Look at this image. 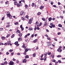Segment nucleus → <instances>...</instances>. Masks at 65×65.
<instances>
[{"mask_svg": "<svg viewBox=\"0 0 65 65\" xmlns=\"http://www.w3.org/2000/svg\"><path fill=\"white\" fill-rule=\"evenodd\" d=\"M9 65H15L14 64V62L12 61H10L8 63Z\"/></svg>", "mask_w": 65, "mask_h": 65, "instance_id": "1", "label": "nucleus"}, {"mask_svg": "<svg viewBox=\"0 0 65 65\" xmlns=\"http://www.w3.org/2000/svg\"><path fill=\"white\" fill-rule=\"evenodd\" d=\"M18 43V41H16L14 43L15 44V45H17V46H18L19 45V44H17Z\"/></svg>", "mask_w": 65, "mask_h": 65, "instance_id": "2", "label": "nucleus"}, {"mask_svg": "<svg viewBox=\"0 0 65 65\" xmlns=\"http://www.w3.org/2000/svg\"><path fill=\"white\" fill-rule=\"evenodd\" d=\"M11 43V41H8L7 43L8 45H10V44Z\"/></svg>", "mask_w": 65, "mask_h": 65, "instance_id": "3", "label": "nucleus"}, {"mask_svg": "<svg viewBox=\"0 0 65 65\" xmlns=\"http://www.w3.org/2000/svg\"><path fill=\"white\" fill-rule=\"evenodd\" d=\"M57 51H58V52H62V50L61 49L58 48L57 50Z\"/></svg>", "mask_w": 65, "mask_h": 65, "instance_id": "4", "label": "nucleus"}, {"mask_svg": "<svg viewBox=\"0 0 65 65\" xmlns=\"http://www.w3.org/2000/svg\"><path fill=\"white\" fill-rule=\"evenodd\" d=\"M22 47L24 48V49H25L26 48V47L25 46V44H23V45L22 46Z\"/></svg>", "mask_w": 65, "mask_h": 65, "instance_id": "5", "label": "nucleus"}, {"mask_svg": "<svg viewBox=\"0 0 65 65\" xmlns=\"http://www.w3.org/2000/svg\"><path fill=\"white\" fill-rule=\"evenodd\" d=\"M14 4L15 5H17V1H16V0H14Z\"/></svg>", "mask_w": 65, "mask_h": 65, "instance_id": "6", "label": "nucleus"}, {"mask_svg": "<svg viewBox=\"0 0 65 65\" xmlns=\"http://www.w3.org/2000/svg\"><path fill=\"white\" fill-rule=\"evenodd\" d=\"M26 61H27V60H26V59H24L23 60L22 62L23 63H25V62H26Z\"/></svg>", "mask_w": 65, "mask_h": 65, "instance_id": "7", "label": "nucleus"}, {"mask_svg": "<svg viewBox=\"0 0 65 65\" xmlns=\"http://www.w3.org/2000/svg\"><path fill=\"white\" fill-rule=\"evenodd\" d=\"M47 44H49V45L48 44V45H48V46H50V45H51V42H47Z\"/></svg>", "mask_w": 65, "mask_h": 65, "instance_id": "8", "label": "nucleus"}, {"mask_svg": "<svg viewBox=\"0 0 65 65\" xmlns=\"http://www.w3.org/2000/svg\"><path fill=\"white\" fill-rule=\"evenodd\" d=\"M51 57L52 59L54 58V55L53 54H52L51 55Z\"/></svg>", "mask_w": 65, "mask_h": 65, "instance_id": "9", "label": "nucleus"}, {"mask_svg": "<svg viewBox=\"0 0 65 65\" xmlns=\"http://www.w3.org/2000/svg\"><path fill=\"white\" fill-rule=\"evenodd\" d=\"M24 13V11H22L20 13V14L21 15H22L23 14V13Z\"/></svg>", "mask_w": 65, "mask_h": 65, "instance_id": "10", "label": "nucleus"}, {"mask_svg": "<svg viewBox=\"0 0 65 65\" xmlns=\"http://www.w3.org/2000/svg\"><path fill=\"white\" fill-rule=\"evenodd\" d=\"M33 57H36V54L35 53H34L32 55Z\"/></svg>", "mask_w": 65, "mask_h": 65, "instance_id": "11", "label": "nucleus"}, {"mask_svg": "<svg viewBox=\"0 0 65 65\" xmlns=\"http://www.w3.org/2000/svg\"><path fill=\"white\" fill-rule=\"evenodd\" d=\"M25 59H28V58H29V56H28V55H26L25 57Z\"/></svg>", "mask_w": 65, "mask_h": 65, "instance_id": "12", "label": "nucleus"}, {"mask_svg": "<svg viewBox=\"0 0 65 65\" xmlns=\"http://www.w3.org/2000/svg\"><path fill=\"white\" fill-rule=\"evenodd\" d=\"M22 38H20V37L18 39V41H20L22 40Z\"/></svg>", "mask_w": 65, "mask_h": 65, "instance_id": "13", "label": "nucleus"}, {"mask_svg": "<svg viewBox=\"0 0 65 65\" xmlns=\"http://www.w3.org/2000/svg\"><path fill=\"white\" fill-rule=\"evenodd\" d=\"M10 34H9L8 35H7V36L6 37V38H8V37H9V36H10Z\"/></svg>", "mask_w": 65, "mask_h": 65, "instance_id": "14", "label": "nucleus"}, {"mask_svg": "<svg viewBox=\"0 0 65 65\" xmlns=\"http://www.w3.org/2000/svg\"><path fill=\"white\" fill-rule=\"evenodd\" d=\"M19 35L20 37H21L22 36V33H20L19 34Z\"/></svg>", "mask_w": 65, "mask_h": 65, "instance_id": "15", "label": "nucleus"}, {"mask_svg": "<svg viewBox=\"0 0 65 65\" xmlns=\"http://www.w3.org/2000/svg\"><path fill=\"white\" fill-rule=\"evenodd\" d=\"M29 49H28V48H26L25 49V52H27V51H29Z\"/></svg>", "mask_w": 65, "mask_h": 65, "instance_id": "16", "label": "nucleus"}, {"mask_svg": "<svg viewBox=\"0 0 65 65\" xmlns=\"http://www.w3.org/2000/svg\"><path fill=\"white\" fill-rule=\"evenodd\" d=\"M1 38L2 40H4V39H5V37H1Z\"/></svg>", "mask_w": 65, "mask_h": 65, "instance_id": "17", "label": "nucleus"}, {"mask_svg": "<svg viewBox=\"0 0 65 65\" xmlns=\"http://www.w3.org/2000/svg\"><path fill=\"white\" fill-rule=\"evenodd\" d=\"M43 8H44V6H41L40 7V9H42Z\"/></svg>", "mask_w": 65, "mask_h": 65, "instance_id": "18", "label": "nucleus"}, {"mask_svg": "<svg viewBox=\"0 0 65 65\" xmlns=\"http://www.w3.org/2000/svg\"><path fill=\"white\" fill-rule=\"evenodd\" d=\"M38 40L37 39H36L34 41V43H35L36 42H37V41Z\"/></svg>", "mask_w": 65, "mask_h": 65, "instance_id": "19", "label": "nucleus"}, {"mask_svg": "<svg viewBox=\"0 0 65 65\" xmlns=\"http://www.w3.org/2000/svg\"><path fill=\"white\" fill-rule=\"evenodd\" d=\"M47 55H51V54H52V53L51 52H48L47 53Z\"/></svg>", "mask_w": 65, "mask_h": 65, "instance_id": "20", "label": "nucleus"}, {"mask_svg": "<svg viewBox=\"0 0 65 65\" xmlns=\"http://www.w3.org/2000/svg\"><path fill=\"white\" fill-rule=\"evenodd\" d=\"M10 16H11V15L10 14H7V17H10Z\"/></svg>", "mask_w": 65, "mask_h": 65, "instance_id": "21", "label": "nucleus"}, {"mask_svg": "<svg viewBox=\"0 0 65 65\" xmlns=\"http://www.w3.org/2000/svg\"><path fill=\"white\" fill-rule=\"evenodd\" d=\"M58 26L59 27H62V26L60 24H58Z\"/></svg>", "mask_w": 65, "mask_h": 65, "instance_id": "22", "label": "nucleus"}, {"mask_svg": "<svg viewBox=\"0 0 65 65\" xmlns=\"http://www.w3.org/2000/svg\"><path fill=\"white\" fill-rule=\"evenodd\" d=\"M44 61H46V57L44 56Z\"/></svg>", "mask_w": 65, "mask_h": 65, "instance_id": "23", "label": "nucleus"}, {"mask_svg": "<svg viewBox=\"0 0 65 65\" xmlns=\"http://www.w3.org/2000/svg\"><path fill=\"white\" fill-rule=\"evenodd\" d=\"M36 25L37 26H38V22H37L36 23Z\"/></svg>", "mask_w": 65, "mask_h": 65, "instance_id": "24", "label": "nucleus"}, {"mask_svg": "<svg viewBox=\"0 0 65 65\" xmlns=\"http://www.w3.org/2000/svg\"><path fill=\"white\" fill-rule=\"evenodd\" d=\"M42 19L43 21H45V18H42Z\"/></svg>", "mask_w": 65, "mask_h": 65, "instance_id": "25", "label": "nucleus"}, {"mask_svg": "<svg viewBox=\"0 0 65 65\" xmlns=\"http://www.w3.org/2000/svg\"><path fill=\"white\" fill-rule=\"evenodd\" d=\"M52 20V19L51 18H49L48 19V20L49 21H51Z\"/></svg>", "mask_w": 65, "mask_h": 65, "instance_id": "26", "label": "nucleus"}, {"mask_svg": "<svg viewBox=\"0 0 65 65\" xmlns=\"http://www.w3.org/2000/svg\"><path fill=\"white\" fill-rule=\"evenodd\" d=\"M14 37V34H13V35L11 36V38H13Z\"/></svg>", "mask_w": 65, "mask_h": 65, "instance_id": "27", "label": "nucleus"}, {"mask_svg": "<svg viewBox=\"0 0 65 65\" xmlns=\"http://www.w3.org/2000/svg\"><path fill=\"white\" fill-rule=\"evenodd\" d=\"M47 53L46 52L44 54V55L45 56H47Z\"/></svg>", "mask_w": 65, "mask_h": 65, "instance_id": "28", "label": "nucleus"}, {"mask_svg": "<svg viewBox=\"0 0 65 65\" xmlns=\"http://www.w3.org/2000/svg\"><path fill=\"white\" fill-rule=\"evenodd\" d=\"M18 24H19V23L18 22H16L14 23V25H18Z\"/></svg>", "mask_w": 65, "mask_h": 65, "instance_id": "29", "label": "nucleus"}, {"mask_svg": "<svg viewBox=\"0 0 65 65\" xmlns=\"http://www.w3.org/2000/svg\"><path fill=\"white\" fill-rule=\"evenodd\" d=\"M34 5H35V4L34 3H32V6H33H33H34Z\"/></svg>", "mask_w": 65, "mask_h": 65, "instance_id": "30", "label": "nucleus"}, {"mask_svg": "<svg viewBox=\"0 0 65 65\" xmlns=\"http://www.w3.org/2000/svg\"><path fill=\"white\" fill-rule=\"evenodd\" d=\"M7 62L5 61L4 62V63L5 64H7Z\"/></svg>", "mask_w": 65, "mask_h": 65, "instance_id": "31", "label": "nucleus"}, {"mask_svg": "<svg viewBox=\"0 0 65 65\" xmlns=\"http://www.w3.org/2000/svg\"><path fill=\"white\" fill-rule=\"evenodd\" d=\"M10 26V25H8L6 26L7 28H9V27Z\"/></svg>", "mask_w": 65, "mask_h": 65, "instance_id": "32", "label": "nucleus"}, {"mask_svg": "<svg viewBox=\"0 0 65 65\" xmlns=\"http://www.w3.org/2000/svg\"><path fill=\"white\" fill-rule=\"evenodd\" d=\"M62 56L60 55H58L57 56L58 58H60V57H61Z\"/></svg>", "mask_w": 65, "mask_h": 65, "instance_id": "33", "label": "nucleus"}, {"mask_svg": "<svg viewBox=\"0 0 65 65\" xmlns=\"http://www.w3.org/2000/svg\"><path fill=\"white\" fill-rule=\"evenodd\" d=\"M54 40H55L56 41H58V40L55 38H54Z\"/></svg>", "mask_w": 65, "mask_h": 65, "instance_id": "34", "label": "nucleus"}, {"mask_svg": "<svg viewBox=\"0 0 65 65\" xmlns=\"http://www.w3.org/2000/svg\"><path fill=\"white\" fill-rule=\"evenodd\" d=\"M29 24H31V23H32V21H29Z\"/></svg>", "mask_w": 65, "mask_h": 65, "instance_id": "35", "label": "nucleus"}, {"mask_svg": "<svg viewBox=\"0 0 65 65\" xmlns=\"http://www.w3.org/2000/svg\"><path fill=\"white\" fill-rule=\"evenodd\" d=\"M3 30V28H0V31H2V30Z\"/></svg>", "mask_w": 65, "mask_h": 65, "instance_id": "36", "label": "nucleus"}, {"mask_svg": "<svg viewBox=\"0 0 65 65\" xmlns=\"http://www.w3.org/2000/svg\"><path fill=\"white\" fill-rule=\"evenodd\" d=\"M42 23H40V24H39V26H41V25H42Z\"/></svg>", "mask_w": 65, "mask_h": 65, "instance_id": "37", "label": "nucleus"}, {"mask_svg": "<svg viewBox=\"0 0 65 65\" xmlns=\"http://www.w3.org/2000/svg\"><path fill=\"white\" fill-rule=\"evenodd\" d=\"M32 27H30L29 28V30L30 31H31V30H32Z\"/></svg>", "mask_w": 65, "mask_h": 65, "instance_id": "38", "label": "nucleus"}, {"mask_svg": "<svg viewBox=\"0 0 65 65\" xmlns=\"http://www.w3.org/2000/svg\"><path fill=\"white\" fill-rule=\"evenodd\" d=\"M52 62H56V60L55 59H53L52 60Z\"/></svg>", "mask_w": 65, "mask_h": 65, "instance_id": "39", "label": "nucleus"}, {"mask_svg": "<svg viewBox=\"0 0 65 65\" xmlns=\"http://www.w3.org/2000/svg\"><path fill=\"white\" fill-rule=\"evenodd\" d=\"M58 62H59V63H61V60H58Z\"/></svg>", "mask_w": 65, "mask_h": 65, "instance_id": "40", "label": "nucleus"}, {"mask_svg": "<svg viewBox=\"0 0 65 65\" xmlns=\"http://www.w3.org/2000/svg\"><path fill=\"white\" fill-rule=\"evenodd\" d=\"M8 1L6 2L5 3V4H8Z\"/></svg>", "mask_w": 65, "mask_h": 65, "instance_id": "41", "label": "nucleus"}, {"mask_svg": "<svg viewBox=\"0 0 65 65\" xmlns=\"http://www.w3.org/2000/svg\"><path fill=\"white\" fill-rule=\"evenodd\" d=\"M27 36H28L27 35H25L24 36V38H27Z\"/></svg>", "mask_w": 65, "mask_h": 65, "instance_id": "42", "label": "nucleus"}, {"mask_svg": "<svg viewBox=\"0 0 65 65\" xmlns=\"http://www.w3.org/2000/svg\"><path fill=\"white\" fill-rule=\"evenodd\" d=\"M17 32V33H20V31L19 30H18Z\"/></svg>", "mask_w": 65, "mask_h": 65, "instance_id": "43", "label": "nucleus"}, {"mask_svg": "<svg viewBox=\"0 0 65 65\" xmlns=\"http://www.w3.org/2000/svg\"><path fill=\"white\" fill-rule=\"evenodd\" d=\"M17 6L18 7H20V4H17Z\"/></svg>", "mask_w": 65, "mask_h": 65, "instance_id": "44", "label": "nucleus"}, {"mask_svg": "<svg viewBox=\"0 0 65 65\" xmlns=\"http://www.w3.org/2000/svg\"><path fill=\"white\" fill-rule=\"evenodd\" d=\"M6 55H9V53L8 52H7L6 53Z\"/></svg>", "mask_w": 65, "mask_h": 65, "instance_id": "45", "label": "nucleus"}, {"mask_svg": "<svg viewBox=\"0 0 65 65\" xmlns=\"http://www.w3.org/2000/svg\"><path fill=\"white\" fill-rule=\"evenodd\" d=\"M41 14V13H40V12H39L38 13V15H40V14Z\"/></svg>", "mask_w": 65, "mask_h": 65, "instance_id": "46", "label": "nucleus"}, {"mask_svg": "<svg viewBox=\"0 0 65 65\" xmlns=\"http://www.w3.org/2000/svg\"><path fill=\"white\" fill-rule=\"evenodd\" d=\"M4 18H5L4 17H3V18L2 19V21H3V20L4 19Z\"/></svg>", "mask_w": 65, "mask_h": 65, "instance_id": "47", "label": "nucleus"}, {"mask_svg": "<svg viewBox=\"0 0 65 65\" xmlns=\"http://www.w3.org/2000/svg\"><path fill=\"white\" fill-rule=\"evenodd\" d=\"M23 54H24V55H26V52H24V53H23Z\"/></svg>", "mask_w": 65, "mask_h": 65, "instance_id": "48", "label": "nucleus"}, {"mask_svg": "<svg viewBox=\"0 0 65 65\" xmlns=\"http://www.w3.org/2000/svg\"><path fill=\"white\" fill-rule=\"evenodd\" d=\"M43 54H42V55L41 56V58H42V57H43Z\"/></svg>", "mask_w": 65, "mask_h": 65, "instance_id": "49", "label": "nucleus"}, {"mask_svg": "<svg viewBox=\"0 0 65 65\" xmlns=\"http://www.w3.org/2000/svg\"><path fill=\"white\" fill-rule=\"evenodd\" d=\"M53 2L52 1L51 2V5H53Z\"/></svg>", "mask_w": 65, "mask_h": 65, "instance_id": "50", "label": "nucleus"}, {"mask_svg": "<svg viewBox=\"0 0 65 65\" xmlns=\"http://www.w3.org/2000/svg\"><path fill=\"white\" fill-rule=\"evenodd\" d=\"M47 39H48V40H51V39L50 38L48 37L47 38Z\"/></svg>", "mask_w": 65, "mask_h": 65, "instance_id": "51", "label": "nucleus"}, {"mask_svg": "<svg viewBox=\"0 0 65 65\" xmlns=\"http://www.w3.org/2000/svg\"><path fill=\"white\" fill-rule=\"evenodd\" d=\"M52 27H53V28H55V26L54 25H53V24L52 25Z\"/></svg>", "mask_w": 65, "mask_h": 65, "instance_id": "52", "label": "nucleus"}, {"mask_svg": "<svg viewBox=\"0 0 65 65\" xmlns=\"http://www.w3.org/2000/svg\"><path fill=\"white\" fill-rule=\"evenodd\" d=\"M9 51V52H12V51H13V50H10Z\"/></svg>", "mask_w": 65, "mask_h": 65, "instance_id": "53", "label": "nucleus"}, {"mask_svg": "<svg viewBox=\"0 0 65 65\" xmlns=\"http://www.w3.org/2000/svg\"><path fill=\"white\" fill-rule=\"evenodd\" d=\"M1 45H4V44L2 43H0Z\"/></svg>", "mask_w": 65, "mask_h": 65, "instance_id": "54", "label": "nucleus"}, {"mask_svg": "<svg viewBox=\"0 0 65 65\" xmlns=\"http://www.w3.org/2000/svg\"><path fill=\"white\" fill-rule=\"evenodd\" d=\"M40 29V28L38 27H37V30H39Z\"/></svg>", "mask_w": 65, "mask_h": 65, "instance_id": "55", "label": "nucleus"}, {"mask_svg": "<svg viewBox=\"0 0 65 65\" xmlns=\"http://www.w3.org/2000/svg\"><path fill=\"white\" fill-rule=\"evenodd\" d=\"M60 18H61V19H63V16H60Z\"/></svg>", "mask_w": 65, "mask_h": 65, "instance_id": "56", "label": "nucleus"}, {"mask_svg": "<svg viewBox=\"0 0 65 65\" xmlns=\"http://www.w3.org/2000/svg\"><path fill=\"white\" fill-rule=\"evenodd\" d=\"M31 37L32 38L33 37H34V34H32L31 35Z\"/></svg>", "mask_w": 65, "mask_h": 65, "instance_id": "57", "label": "nucleus"}, {"mask_svg": "<svg viewBox=\"0 0 65 65\" xmlns=\"http://www.w3.org/2000/svg\"><path fill=\"white\" fill-rule=\"evenodd\" d=\"M21 29L22 30V31H23L24 30V27H22V28H21Z\"/></svg>", "mask_w": 65, "mask_h": 65, "instance_id": "58", "label": "nucleus"}, {"mask_svg": "<svg viewBox=\"0 0 65 65\" xmlns=\"http://www.w3.org/2000/svg\"><path fill=\"white\" fill-rule=\"evenodd\" d=\"M29 21H33V19L31 18L29 19Z\"/></svg>", "mask_w": 65, "mask_h": 65, "instance_id": "59", "label": "nucleus"}, {"mask_svg": "<svg viewBox=\"0 0 65 65\" xmlns=\"http://www.w3.org/2000/svg\"><path fill=\"white\" fill-rule=\"evenodd\" d=\"M15 60H16V59H15L14 58H13V61H15Z\"/></svg>", "mask_w": 65, "mask_h": 65, "instance_id": "60", "label": "nucleus"}, {"mask_svg": "<svg viewBox=\"0 0 65 65\" xmlns=\"http://www.w3.org/2000/svg\"><path fill=\"white\" fill-rule=\"evenodd\" d=\"M5 65V63H2L1 64V65Z\"/></svg>", "mask_w": 65, "mask_h": 65, "instance_id": "61", "label": "nucleus"}, {"mask_svg": "<svg viewBox=\"0 0 65 65\" xmlns=\"http://www.w3.org/2000/svg\"><path fill=\"white\" fill-rule=\"evenodd\" d=\"M36 50H38V47H37L36 48Z\"/></svg>", "mask_w": 65, "mask_h": 65, "instance_id": "62", "label": "nucleus"}, {"mask_svg": "<svg viewBox=\"0 0 65 65\" xmlns=\"http://www.w3.org/2000/svg\"><path fill=\"white\" fill-rule=\"evenodd\" d=\"M26 18H27V19H28V16L27 15H26Z\"/></svg>", "mask_w": 65, "mask_h": 65, "instance_id": "63", "label": "nucleus"}, {"mask_svg": "<svg viewBox=\"0 0 65 65\" xmlns=\"http://www.w3.org/2000/svg\"><path fill=\"white\" fill-rule=\"evenodd\" d=\"M27 7H28V6L27 5H25V7L26 8H27Z\"/></svg>", "mask_w": 65, "mask_h": 65, "instance_id": "64", "label": "nucleus"}]
</instances>
